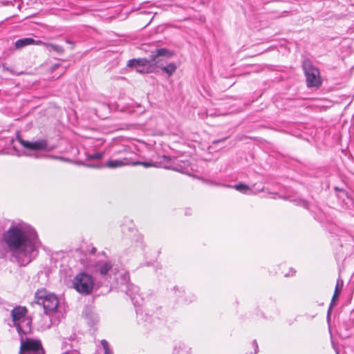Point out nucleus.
Instances as JSON below:
<instances>
[{
	"label": "nucleus",
	"mask_w": 354,
	"mask_h": 354,
	"mask_svg": "<svg viewBox=\"0 0 354 354\" xmlns=\"http://www.w3.org/2000/svg\"><path fill=\"white\" fill-rule=\"evenodd\" d=\"M2 241L8 252L18 259L23 258L26 264L37 257L41 246L35 230L24 223L12 224L3 232Z\"/></svg>",
	"instance_id": "nucleus-1"
},
{
	"label": "nucleus",
	"mask_w": 354,
	"mask_h": 354,
	"mask_svg": "<svg viewBox=\"0 0 354 354\" xmlns=\"http://www.w3.org/2000/svg\"><path fill=\"white\" fill-rule=\"evenodd\" d=\"M172 53L166 48L156 49L150 55L149 59L146 58L133 59L128 61L127 66L135 68L136 71L140 73H149L153 71V66L159 62L160 57H171Z\"/></svg>",
	"instance_id": "nucleus-2"
},
{
	"label": "nucleus",
	"mask_w": 354,
	"mask_h": 354,
	"mask_svg": "<svg viewBox=\"0 0 354 354\" xmlns=\"http://www.w3.org/2000/svg\"><path fill=\"white\" fill-rule=\"evenodd\" d=\"M129 274L127 272L123 271L120 273V278H115V282L121 285L120 289L126 292L131 299L134 306L141 305L142 298L139 294V288L138 286L130 283Z\"/></svg>",
	"instance_id": "nucleus-3"
},
{
	"label": "nucleus",
	"mask_w": 354,
	"mask_h": 354,
	"mask_svg": "<svg viewBox=\"0 0 354 354\" xmlns=\"http://www.w3.org/2000/svg\"><path fill=\"white\" fill-rule=\"evenodd\" d=\"M35 299L36 304L43 306L46 314L55 313L59 305L57 297L45 289L37 290L35 295Z\"/></svg>",
	"instance_id": "nucleus-4"
},
{
	"label": "nucleus",
	"mask_w": 354,
	"mask_h": 354,
	"mask_svg": "<svg viewBox=\"0 0 354 354\" xmlns=\"http://www.w3.org/2000/svg\"><path fill=\"white\" fill-rule=\"evenodd\" d=\"M92 272L95 274H99L101 277H105L108 283L112 284L115 281V278H120L119 277L115 276L112 278L111 274L115 273V269L113 268V263L109 260H100L96 261L94 264L90 266Z\"/></svg>",
	"instance_id": "nucleus-5"
},
{
	"label": "nucleus",
	"mask_w": 354,
	"mask_h": 354,
	"mask_svg": "<svg viewBox=\"0 0 354 354\" xmlns=\"http://www.w3.org/2000/svg\"><path fill=\"white\" fill-rule=\"evenodd\" d=\"M27 310L25 307H15L11 312L14 324L19 333H26L30 330V322L26 319Z\"/></svg>",
	"instance_id": "nucleus-6"
},
{
	"label": "nucleus",
	"mask_w": 354,
	"mask_h": 354,
	"mask_svg": "<svg viewBox=\"0 0 354 354\" xmlns=\"http://www.w3.org/2000/svg\"><path fill=\"white\" fill-rule=\"evenodd\" d=\"M74 288L80 293L88 295L93 288L92 277L86 273L77 274L73 281Z\"/></svg>",
	"instance_id": "nucleus-7"
},
{
	"label": "nucleus",
	"mask_w": 354,
	"mask_h": 354,
	"mask_svg": "<svg viewBox=\"0 0 354 354\" xmlns=\"http://www.w3.org/2000/svg\"><path fill=\"white\" fill-rule=\"evenodd\" d=\"M114 154H121L122 156L118 159L108 160L105 164L106 167L109 168H117L131 165L133 153L129 150V147H122L121 149L115 151Z\"/></svg>",
	"instance_id": "nucleus-8"
},
{
	"label": "nucleus",
	"mask_w": 354,
	"mask_h": 354,
	"mask_svg": "<svg viewBox=\"0 0 354 354\" xmlns=\"http://www.w3.org/2000/svg\"><path fill=\"white\" fill-rule=\"evenodd\" d=\"M304 70L308 87H318L322 84L319 71L310 62L304 63Z\"/></svg>",
	"instance_id": "nucleus-9"
},
{
	"label": "nucleus",
	"mask_w": 354,
	"mask_h": 354,
	"mask_svg": "<svg viewBox=\"0 0 354 354\" xmlns=\"http://www.w3.org/2000/svg\"><path fill=\"white\" fill-rule=\"evenodd\" d=\"M19 354H45L39 340L26 338L21 339Z\"/></svg>",
	"instance_id": "nucleus-10"
},
{
	"label": "nucleus",
	"mask_w": 354,
	"mask_h": 354,
	"mask_svg": "<svg viewBox=\"0 0 354 354\" xmlns=\"http://www.w3.org/2000/svg\"><path fill=\"white\" fill-rule=\"evenodd\" d=\"M18 140L24 148L29 150L50 151L53 149V147H48V142L45 139H39L32 142L26 141L21 138H19Z\"/></svg>",
	"instance_id": "nucleus-11"
},
{
	"label": "nucleus",
	"mask_w": 354,
	"mask_h": 354,
	"mask_svg": "<svg viewBox=\"0 0 354 354\" xmlns=\"http://www.w3.org/2000/svg\"><path fill=\"white\" fill-rule=\"evenodd\" d=\"M41 44H42V41H35L32 38H29L28 37V38H23V39H18L15 42V46L16 48L21 49L24 47L26 46L33 45V44L39 45Z\"/></svg>",
	"instance_id": "nucleus-12"
},
{
	"label": "nucleus",
	"mask_w": 354,
	"mask_h": 354,
	"mask_svg": "<svg viewBox=\"0 0 354 354\" xmlns=\"http://www.w3.org/2000/svg\"><path fill=\"white\" fill-rule=\"evenodd\" d=\"M342 286H343V281L340 279H338L337 281L336 286H335L334 294H333V298L331 300V304L328 310V317H329L330 311L333 307V303L335 302V299H337V298L339 297V295L342 290Z\"/></svg>",
	"instance_id": "nucleus-13"
},
{
	"label": "nucleus",
	"mask_w": 354,
	"mask_h": 354,
	"mask_svg": "<svg viewBox=\"0 0 354 354\" xmlns=\"http://www.w3.org/2000/svg\"><path fill=\"white\" fill-rule=\"evenodd\" d=\"M223 186L234 188L243 194H250L252 193V190L247 185L243 183L234 185V186L226 185H223Z\"/></svg>",
	"instance_id": "nucleus-14"
},
{
	"label": "nucleus",
	"mask_w": 354,
	"mask_h": 354,
	"mask_svg": "<svg viewBox=\"0 0 354 354\" xmlns=\"http://www.w3.org/2000/svg\"><path fill=\"white\" fill-rule=\"evenodd\" d=\"M177 66L174 63H170L166 66L162 68V71L169 75H172L176 70Z\"/></svg>",
	"instance_id": "nucleus-15"
},
{
	"label": "nucleus",
	"mask_w": 354,
	"mask_h": 354,
	"mask_svg": "<svg viewBox=\"0 0 354 354\" xmlns=\"http://www.w3.org/2000/svg\"><path fill=\"white\" fill-rule=\"evenodd\" d=\"M101 344L104 350V354H113V351L109 347V344L106 340L102 339L101 341Z\"/></svg>",
	"instance_id": "nucleus-16"
},
{
	"label": "nucleus",
	"mask_w": 354,
	"mask_h": 354,
	"mask_svg": "<svg viewBox=\"0 0 354 354\" xmlns=\"http://www.w3.org/2000/svg\"><path fill=\"white\" fill-rule=\"evenodd\" d=\"M86 319L90 321L91 324H95L99 320L98 316L91 312L86 315Z\"/></svg>",
	"instance_id": "nucleus-17"
},
{
	"label": "nucleus",
	"mask_w": 354,
	"mask_h": 354,
	"mask_svg": "<svg viewBox=\"0 0 354 354\" xmlns=\"http://www.w3.org/2000/svg\"><path fill=\"white\" fill-rule=\"evenodd\" d=\"M49 46L51 48L52 50L58 53H62L64 52V48L61 46L51 44H49Z\"/></svg>",
	"instance_id": "nucleus-18"
},
{
	"label": "nucleus",
	"mask_w": 354,
	"mask_h": 354,
	"mask_svg": "<svg viewBox=\"0 0 354 354\" xmlns=\"http://www.w3.org/2000/svg\"><path fill=\"white\" fill-rule=\"evenodd\" d=\"M131 165H141L144 166L145 167H149L153 166V165L149 162H133V160H132Z\"/></svg>",
	"instance_id": "nucleus-19"
},
{
	"label": "nucleus",
	"mask_w": 354,
	"mask_h": 354,
	"mask_svg": "<svg viewBox=\"0 0 354 354\" xmlns=\"http://www.w3.org/2000/svg\"><path fill=\"white\" fill-rule=\"evenodd\" d=\"M103 157V153L100 152L94 153L93 154L89 156V159H102Z\"/></svg>",
	"instance_id": "nucleus-20"
},
{
	"label": "nucleus",
	"mask_w": 354,
	"mask_h": 354,
	"mask_svg": "<svg viewBox=\"0 0 354 354\" xmlns=\"http://www.w3.org/2000/svg\"><path fill=\"white\" fill-rule=\"evenodd\" d=\"M2 68L4 71H8L11 74L16 75L17 73H15L14 70L12 68L7 67L5 64H2Z\"/></svg>",
	"instance_id": "nucleus-21"
},
{
	"label": "nucleus",
	"mask_w": 354,
	"mask_h": 354,
	"mask_svg": "<svg viewBox=\"0 0 354 354\" xmlns=\"http://www.w3.org/2000/svg\"><path fill=\"white\" fill-rule=\"evenodd\" d=\"M44 156L47 157V158H53V159H57V160H65L64 158L60 157V156H52V155H46Z\"/></svg>",
	"instance_id": "nucleus-22"
},
{
	"label": "nucleus",
	"mask_w": 354,
	"mask_h": 354,
	"mask_svg": "<svg viewBox=\"0 0 354 354\" xmlns=\"http://www.w3.org/2000/svg\"><path fill=\"white\" fill-rule=\"evenodd\" d=\"M252 344V346L254 348V354H256L258 352V349H259L257 342L256 340H254ZM250 354H253V353H250Z\"/></svg>",
	"instance_id": "nucleus-23"
},
{
	"label": "nucleus",
	"mask_w": 354,
	"mask_h": 354,
	"mask_svg": "<svg viewBox=\"0 0 354 354\" xmlns=\"http://www.w3.org/2000/svg\"><path fill=\"white\" fill-rule=\"evenodd\" d=\"M65 354H81V353L76 350H73V351L66 352Z\"/></svg>",
	"instance_id": "nucleus-24"
},
{
	"label": "nucleus",
	"mask_w": 354,
	"mask_h": 354,
	"mask_svg": "<svg viewBox=\"0 0 354 354\" xmlns=\"http://www.w3.org/2000/svg\"><path fill=\"white\" fill-rule=\"evenodd\" d=\"M162 159L164 160V161H167V162H169L170 160H171V158L169 157V156H163L162 157Z\"/></svg>",
	"instance_id": "nucleus-25"
},
{
	"label": "nucleus",
	"mask_w": 354,
	"mask_h": 354,
	"mask_svg": "<svg viewBox=\"0 0 354 354\" xmlns=\"http://www.w3.org/2000/svg\"><path fill=\"white\" fill-rule=\"evenodd\" d=\"M308 203L306 201H303L302 202V206L304 207L305 208H308Z\"/></svg>",
	"instance_id": "nucleus-26"
},
{
	"label": "nucleus",
	"mask_w": 354,
	"mask_h": 354,
	"mask_svg": "<svg viewBox=\"0 0 354 354\" xmlns=\"http://www.w3.org/2000/svg\"><path fill=\"white\" fill-rule=\"evenodd\" d=\"M335 189L336 191H339V192H344V190H342V189H339V188H338V187H335Z\"/></svg>",
	"instance_id": "nucleus-27"
},
{
	"label": "nucleus",
	"mask_w": 354,
	"mask_h": 354,
	"mask_svg": "<svg viewBox=\"0 0 354 354\" xmlns=\"http://www.w3.org/2000/svg\"><path fill=\"white\" fill-rule=\"evenodd\" d=\"M59 66V64H55L53 66V70H55L56 68H57Z\"/></svg>",
	"instance_id": "nucleus-28"
},
{
	"label": "nucleus",
	"mask_w": 354,
	"mask_h": 354,
	"mask_svg": "<svg viewBox=\"0 0 354 354\" xmlns=\"http://www.w3.org/2000/svg\"><path fill=\"white\" fill-rule=\"evenodd\" d=\"M86 166H87V167H96V166H95V165H88H88H86Z\"/></svg>",
	"instance_id": "nucleus-29"
},
{
	"label": "nucleus",
	"mask_w": 354,
	"mask_h": 354,
	"mask_svg": "<svg viewBox=\"0 0 354 354\" xmlns=\"http://www.w3.org/2000/svg\"><path fill=\"white\" fill-rule=\"evenodd\" d=\"M164 167H165V168H169V167H170V166H169V165H164Z\"/></svg>",
	"instance_id": "nucleus-30"
},
{
	"label": "nucleus",
	"mask_w": 354,
	"mask_h": 354,
	"mask_svg": "<svg viewBox=\"0 0 354 354\" xmlns=\"http://www.w3.org/2000/svg\"><path fill=\"white\" fill-rule=\"evenodd\" d=\"M95 248H93V249H92V252H95Z\"/></svg>",
	"instance_id": "nucleus-31"
},
{
	"label": "nucleus",
	"mask_w": 354,
	"mask_h": 354,
	"mask_svg": "<svg viewBox=\"0 0 354 354\" xmlns=\"http://www.w3.org/2000/svg\"><path fill=\"white\" fill-rule=\"evenodd\" d=\"M219 141H220V140L214 141V143L218 142H219Z\"/></svg>",
	"instance_id": "nucleus-32"
}]
</instances>
